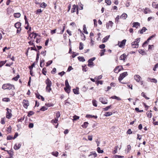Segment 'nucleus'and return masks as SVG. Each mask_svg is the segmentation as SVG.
Listing matches in <instances>:
<instances>
[{
  "label": "nucleus",
  "instance_id": "obj_38",
  "mask_svg": "<svg viewBox=\"0 0 158 158\" xmlns=\"http://www.w3.org/2000/svg\"><path fill=\"white\" fill-rule=\"evenodd\" d=\"M93 105L94 106L96 107L97 106V101L95 100H93L92 101Z\"/></svg>",
  "mask_w": 158,
  "mask_h": 158
},
{
  "label": "nucleus",
  "instance_id": "obj_14",
  "mask_svg": "<svg viewBox=\"0 0 158 158\" xmlns=\"http://www.w3.org/2000/svg\"><path fill=\"white\" fill-rule=\"evenodd\" d=\"M140 26V23L138 22H134L133 23V27L137 28L138 27Z\"/></svg>",
  "mask_w": 158,
  "mask_h": 158
},
{
  "label": "nucleus",
  "instance_id": "obj_28",
  "mask_svg": "<svg viewBox=\"0 0 158 158\" xmlns=\"http://www.w3.org/2000/svg\"><path fill=\"white\" fill-rule=\"evenodd\" d=\"M71 89V87H70L68 88H67L66 87H64V89L65 90V91L67 93H69L70 92V89Z\"/></svg>",
  "mask_w": 158,
  "mask_h": 158
},
{
  "label": "nucleus",
  "instance_id": "obj_60",
  "mask_svg": "<svg viewBox=\"0 0 158 158\" xmlns=\"http://www.w3.org/2000/svg\"><path fill=\"white\" fill-rule=\"evenodd\" d=\"M35 63H33L31 66L29 67V69L30 70H32L33 67L35 66Z\"/></svg>",
  "mask_w": 158,
  "mask_h": 158
},
{
  "label": "nucleus",
  "instance_id": "obj_62",
  "mask_svg": "<svg viewBox=\"0 0 158 158\" xmlns=\"http://www.w3.org/2000/svg\"><path fill=\"white\" fill-rule=\"evenodd\" d=\"M45 105L48 107H50V106H53V104L52 103H46Z\"/></svg>",
  "mask_w": 158,
  "mask_h": 158
},
{
  "label": "nucleus",
  "instance_id": "obj_54",
  "mask_svg": "<svg viewBox=\"0 0 158 158\" xmlns=\"http://www.w3.org/2000/svg\"><path fill=\"white\" fill-rule=\"evenodd\" d=\"M58 121V119L56 118H55L54 119H52L51 122L52 123H57V122Z\"/></svg>",
  "mask_w": 158,
  "mask_h": 158
},
{
  "label": "nucleus",
  "instance_id": "obj_58",
  "mask_svg": "<svg viewBox=\"0 0 158 158\" xmlns=\"http://www.w3.org/2000/svg\"><path fill=\"white\" fill-rule=\"evenodd\" d=\"M96 82L97 85H98L99 84H100L101 85H102L103 83V81H102L98 80L96 81Z\"/></svg>",
  "mask_w": 158,
  "mask_h": 158
},
{
  "label": "nucleus",
  "instance_id": "obj_56",
  "mask_svg": "<svg viewBox=\"0 0 158 158\" xmlns=\"http://www.w3.org/2000/svg\"><path fill=\"white\" fill-rule=\"evenodd\" d=\"M13 139V138L12 136L8 135L7 137V140H11Z\"/></svg>",
  "mask_w": 158,
  "mask_h": 158
},
{
  "label": "nucleus",
  "instance_id": "obj_5",
  "mask_svg": "<svg viewBox=\"0 0 158 158\" xmlns=\"http://www.w3.org/2000/svg\"><path fill=\"white\" fill-rule=\"evenodd\" d=\"M99 101L102 103L104 104H107V100L105 98L101 97L99 98Z\"/></svg>",
  "mask_w": 158,
  "mask_h": 158
},
{
  "label": "nucleus",
  "instance_id": "obj_30",
  "mask_svg": "<svg viewBox=\"0 0 158 158\" xmlns=\"http://www.w3.org/2000/svg\"><path fill=\"white\" fill-rule=\"evenodd\" d=\"M73 121L74 122V121H76L77 119H78L79 118V117L75 115L73 116Z\"/></svg>",
  "mask_w": 158,
  "mask_h": 158
},
{
  "label": "nucleus",
  "instance_id": "obj_33",
  "mask_svg": "<svg viewBox=\"0 0 158 158\" xmlns=\"http://www.w3.org/2000/svg\"><path fill=\"white\" fill-rule=\"evenodd\" d=\"M76 7V6L75 5H73V8L71 10V12L72 13H74L75 12V10Z\"/></svg>",
  "mask_w": 158,
  "mask_h": 158
},
{
  "label": "nucleus",
  "instance_id": "obj_35",
  "mask_svg": "<svg viewBox=\"0 0 158 158\" xmlns=\"http://www.w3.org/2000/svg\"><path fill=\"white\" fill-rule=\"evenodd\" d=\"M47 6V5L43 2L40 4V7L43 8H45Z\"/></svg>",
  "mask_w": 158,
  "mask_h": 158
},
{
  "label": "nucleus",
  "instance_id": "obj_40",
  "mask_svg": "<svg viewBox=\"0 0 158 158\" xmlns=\"http://www.w3.org/2000/svg\"><path fill=\"white\" fill-rule=\"evenodd\" d=\"M14 15L15 18H19L20 17V13H17L14 14Z\"/></svg>",
  "mask_w": 158,
  "mask_h": 158
},
{
  "label": "nucleus",
  "instance_id": "obj_50",
  "mask_svg": "<svg viewBox=\"0 0 158 158\" xmlns=\"http://www.w3.org/2000/svg\"><path fill=\"white\" fill-rule=\"evenodd\" d=\"M2 101L4 102H8L10 101V99L8 98H4L2 99Z\"/></svg>",
  "mask_w": 158,
  "mask_h": 158
},
{
  "label": "nucleus",
  "instance_id": "obj_63",
  "mask_svg": "<svg viewBox=\"0 0 158 158\" xmlns=\"http://www.w3.org/2000/svg\"><path fill=\"white\" fill-rule=\"evenodd\" d=\"M65 73V72L64 71H62V72H60L58 73V74L60 76H62L63 75H64Z\"/></svg>",
  "mask_w": 158,
  "mask_h": 158
},
{
  "label": "nucleus",
  "instance_id": "obj_53",
  "mask_svg": "<svg viewBox=\"0 0 158 158\" xmlns=\"http://www.w3.org/2000/svg\"><path fill=\"white\" fill-rule=\"evenodd\" d=\"M105 47V45L104 44H102L99 45V48L102 49H104V48Z\"/></svg>",
  "mask_w": 158,
  "mask_h": 158
},
{
  "label": "nucleus",
  "instance_id": "obj_23",
  "mask_svg": "<svg viewBox=\"0 0 158 158\" xmlns=\"http://www.w3.org/2000/svg\"><path fill=\"white\" fill-rule=\"evenodd\" d=\"M78 59L79 61L83 62L85 61V59L83 56H78Z\"/></svg>",
  "mask_w": 158,
  "mask_h": 158
},
{
  "label": "nucleus",
  "instance_id": "obj_25",
  "mask_svg": "<svg viewBox=\"0 0 158 158\" xmlns=\"http://www.w3.org/2000/svg\"><path fill=\"white\" fill-rule=\"evenodd\" d=\"M151 12V10L149 9V8H145L144 11V13L145 14H147L148 13V12Z\"/></svg>",
  "mask_w": 158,
  "mask_h": 158
},
{
  "label": "nucleus",
  "instance_id": "obj_31",
  "mask_svg": "<svg viewBox=\"0 0 158 158\" xmlns=\"http://www.w3.org/2000/svg\"><path fill=\"white\" fill-rule=\"evenodd\" d=\"M106 52L105 49H103L101 50V52L100 53V54L101 56H102L104 55V53Z\"/></svg>",
  "mask_w": 158,
  "mask_h": 158
},
{
  "label": "nucleus",
  "instance_id": "obj_7",
  "mask_svg": "<svg viewBox=\"0 0 158 158\" xmlns=\"http://www.w3.org/2000/svg\"><path fill=\"white\" fill-rule=\"evenodd\" d=\"M23 104L24 108H27V106L29 105V103L27 100H24L23 102Z\"/></svg>",
  "mask_w": 158,
  "mask_h": 158
},
{
  "label": "nucleus",
  "instance_id": "obj_37",
  "mask_svg": "<svg viewBox=\"0 0 158 158\" xmlns=\"http://www.w3.org/2000/svg\"><path fill=\"white\" fill-rule=\"evenodd\" d=\"M65 86L67 88H69L70 87V86L69 84L68 81L67 80H66L65 81Z\"/></svg>",
  "mask_w": 158,
  "mask_h": 158
},
{
  "label": "nucleus",
  "instance_id": "obj_18",
  "mask_svg": "<svg viewBox=\"0 0 158 158\" xmlns=\"http://www.w3.org/2000/svg\"><path fill=\"white\" fill-rule=\"evenodd\" d=\"M20 148V143H16L14 147V148L15 150L19 149Z\"/></svg>",
  "mask_w": 158,
  "mask_h": 158
},
{
  "label": "nucleus",
  "instance_id": "obj_61",
  "mask_svg": "<svg viewBox=\"0 0 158 158\" xmlns=\"http://www.w3.org/2000/svg\"><path fill=\"white\" fill-rule=\"evenodd\" d=\"M158 67V63H157L155 65L154 68L153 69V70L154 71H155L156 68Z\"/></svg>",
  "mask_w": 158,
  "mask_h": 158
},
{
  "label": "nucleus",
  "instance_id": "obj_26",
  "mask_svg": "<svg viewBox=\"0 0 158 158\" xmlns=\"http://www.w3.org/2000/svg\"><path fill=\"white\" fill-rule=\"evenodd\" d=\"M83 30L84 33L86 34H88V31H87L86 26L85 25V24L83 26Z\"/></svg>",
  "mask_w": 158,
  "mask_h": 158
},
{
  "label": "nucleus",
  "instance_id": "obj_29",
  "mask_svg": "<svg viewBox=\"0 0 158 158\" xmlns=\"http://www.w3.org/2000/svg\"><path fill=\"white\" fill-rule=\"evenodd\" d=\"M139 53L142 55H144L146 53L142 49H140L138 51Z\"/></svg>",
  "mask_w": 158,
  "mask_h": 158
},
{
  "label": "nucleus",
  "instance_id": "obj_2",
  "mask_svg": "<svg viewBox=\"0 0 158 158\" xmlns=\"http://www.w3.org/2000/svg\"><path fill=\"white\" fill-rule=\"evenodd\" d=\"M14 86L10 84H5L3 85L2 88L3 89L10 90L14 88Z\"/></svg>",
  "mask_w": 158,
  "mask_h": 158
},
{
  "label": "nucleus",
  "instance_id": "obj_49",
  "mask_svg": "<svg viewBox=\"0 0 158 158\" xmlns=\"http://www.w3.org/2000/svg\"><path fill=\"white\" fill-rule=\"evenodd\" d=\"M52 154L53 156H54L56 157H57V156H58V152L57 151H56L55 152H52Z\"/></svg>",
  "mask_w": 158,
  "mask_h": 158
},
{
  "label": "nucleus",
  "instance_id": "obj_41",
  "mask_svg": "<svg viewBox=\"0 0 158 158\" xmlns=\"http://www.w3.org/2000/svg\"><path fill=\"white\" fill-rule=\"evenodd\" d=\"M6 151L9 154L10 156L12 157V156L13 155V152L11 151V150L10 151Z\"/></svg>",
  "mask_w": 158,
  "mask_h": 158
},
{
  "label": "nucleus",
  "instance_id": "obj_13",
  "mask_svg": "<svg viewBox=\"0 0 158 158\" xmlns=\"http://www.w3.org/2000/svg\"><path fill=\"white\" fill-rule=\"evenodd\" d=\"M79 88L78 87H76V89H73V92L75 94H79Z\"/></svg>",
  "mask_w": 158,
  "mask_h": 158
},
{
  "label": "nucleus",
  "instance_id": "obj_52",
  "mask_svg": "<svg viewBox=\"0 0 158 158\" xmlns=\"http://www.w3.org/2000/svg\"><path fill=\"white\" fill-rule=\"evenodd\" d=\"M148 79H150V80H151L152 81V82H154L155 83H156L157 82V80L156 79H155V78H148Z\"/></svg>",
  "mask_w": 158,
  "mask_h": 158
},
{
  "label": "nucleus",
  "instance_id": "obj_8",
  "mask_svg": "<svg viewBox=\"0 0 158 158\" xmlns=\"http://www.w3.org/2000/svg\"><path fill=\"white\" fill-rule=\"evenodd\" d=\"M126 41V39L123 40L120 42V44L119 45V47L120 48H123L125 45Z\"/></svg>",
  "mask_w": 158,
  "mask_h": 158
},
{
  "label": "nucleus",
  "instance_id": "obj_42",
  "mask_svg": "<svg viewBox=\"0 0 158 158\" xmlns=\"http://www.w3.org/2000/svg\"><path fill=\"white\" fill-rule=\"evenodd\" d=\"M19 77V75H18L15 77H13L12 78V80L15 81H17L18 80Z\"/></svg>",
  "mask_w": 158,
  "mask_h": 158
},
{
  "label": "nucleus",
  "instance_id": "obj_45",
  "mask_svg": "<svg viewBox=\"0 0 158 158\" xmlns=\"http://www.w3.org/2000/svg\"><path fill=\"white\" fill-rule=\"evenodd\" d=\"M47 109L48 108L44 106L42 107L40 109V110L42 111H44L45 110H47Z\"/></svg>",
  "mask_w": 158,
  "mask_h": 158
},
{
  "label": "nucleus",
  "instance_id": "obj_4",
  "mask_svg": "<svg viewBox=\"0 0 158 158\" xmlns=\"http://www.w3.org/2000/svg\"><path fill=\"white\" fill-rule=\"evenodd\" d=\"M96 59V58L95 57H92L89 59L88 60V66L89 67H91L93 65V61H94Z\"/></svg>",
  "mask_w": 158,
  "mask_h": 158
},
{
  "label": "nucleus",
  "instance_id": "obj_1",
  "mask_svg": "<svg viewBox=\"0 0 158 158\" xmlns=\"http://www.w3.org/2000/svg\"><path fill=\"white\" fill-rule=\"evenodd\" d=\"M45 83L47 85V86L46 88V90L48 92H50L52 90L51 86L52 85V82L48 78L46 80Z\"/></svg>",
  "mask_w": 158,
  "mask_h": 158
},
{
  "label": "nucleus",
  "instance_id": "obj_36",
  "mask_svg": "<svg viewBox=\"0 0 158 158\" xmlns=\"http://www.w3.org/2000/svg\"><path fill=\"white\" fill-rule=\"evenodd\" d=\"M119 68V67L117 66L115 67V68L114 69V72L115 73H118L119 72H118V69Z\"/></svg>",
  "mask_w": 158,
  "mask_h": 158
},
{
  "label": "nucleus",
  "instance_id": "obj_9",
  "mask_svg": "<svg viewBox=\"0 0 158 158\" xmlns=\"http://www.w3.org/2000/svg\"><path fill=\"white\" fill-rule=\"evenodd\" d=\"M15 27L16 28H17L18 29L17 31V33H19V30L18 29L19 28H20V22H17L15 24Z\"/></svg>",
  "mask_w": 158,
  "mask_h": 158
},
{
  "label": "nucleus",
  "instance_id": "obj_27",
  "mask_svg": "<svg viewBox=\"0 0 158 158\" xmlns=\"http://www.w3.org/2000/svg\"><path fill=\"white\" fill-rule=\"evenodd\" d=\"M112 114V112H106L104 114V116L106 117H108L110 116Z\"/></svg>",
  "mask_w": 158,
  "mask_h": 158
},
{
  "label": "nucleus",
  "instance_id": "obj_6",
  "mask_svg": "<svg viewBox=\"0 0 158 158\" xmlns=\"http://www.w3.org/2000/svg\"><path fill=\"white\" fill-rule=\"evenodd\" d=\"M6 109L7 110L6 114V118L9 119L11 117L12 115L11 113V110L8 108H7Z\"/></svg>",
  "mask_w": 158,
  "mask_h": 158
},
{
  "label": "nucleus",
  "instance_id": "obj_21",
  "mask_svg": "<svg viewBox=\"0 0 158 158\" xmlns=\"http://www.w3.org/2000/svg\"><path fill=\"white\" fill-rule=\"evenodd\" d=\"M127 57V56L126 55L124 54L122 55L120 57V59L121 60H125V59Z\"/></svg>",
  "mask_w": 158,
  "mask_h": 158
},
{
  "label": "nucleus",
  "instance_id": "obj_57",
  "mask_svg": "<svg viewBox=\"0 0 158 158\" xmlns=\"http://www.w3.org/2000/svg\"><path fill=\"white\" fill-rule=\"evenodd\" d=\"M56 118H58L60 116V113L59 112H57L56 114Z\"/></svg>",
  "mask_w": 158,
  "mask_h": 158
},
{
  "label": "nucleus",
  "instance_id": "obj_34",
  "mask_svg": "<svg viewBox=\"0 0 158 158\" xmlns=\"http://www.w3.org/2000/svg\"><path fill=\"white\" fill-rule=\"evenodd\" d=\"M97 150L98 153H102L103 152V151L101 150L100 148L99 147L97 148Z\"/></svg>",
  "mask_w": 158,
  "mask_h": 158
},
{
  "label": "nucleus",
  "instance_id": "obj_10",
  "mask_svg": "<svg viewBox=\"0 0 158 158\" xmlns=\"http://www.w3.org/2000/svg\"><path fill=\"white\" fill-rule=\"evenodd\" d=\"M113 24V23L112 21H109L108 23H107L106 24V27L108 29L110 26L111 27L112 26Z\"/></svg>",
  "mask_w": 158,
  "mask_h": 158
},
{
  "label": "nucleus",
  "instance_id": "obj_22",
  "mask_svg": "<svg viewBox=\"0 0 158 158\" xmlns=\"http://www.w3.org/2000/svg\"><path fill=\"white\" fill-rule=\"evenodd\" d=\"M88 124L89 123L87 122H85L83 124L81 125V127L83 128H86L87 127Z\"/></svg>",
  "mask_w": 158,
  "mask_h": 158
},
{
  "label": "nucleus",
  "instance_id": "obj_11",
  "mask_svg": "<svg viewBox=\"0 0 158 158\" xmlns=\"http://www.w3.org/2000/svg\"><path fill=\"white\" fill-rule=\"evenodd\" d=\"M141 78L140 76L138 75H135L134 77V79L137 82H139L140 80V78Z\"/></svg>",
  "mask_w": 158,
  "mask_h": 158
},
{
  "label": "nucleus",
  "instance_id": "obj_24",
  "mask_svg": "<svg viewBox=\"0 0 158 158\" xmlns=\"http://www.w3.org/2000/svg\"><path fill=\"white\" fill-rule=\"evenodd\" d=\"M110 98L113 99H116L118 101H120L121 100V98L116 96H112Z\"/></svg>",
  "mask_w": 158,
  "mask_h": 158
},
{
  "label": "nucleus",
  "instance_id": "obj_17",
  "mask_svg": "<svg viewBox=\"0 0 158 158\" xmlns=\"http://www.w3.org/2000/svg\"><path fill=\"white\" fill-rule=\"evenodd\" d=\"M127 15L126 13H123L121 15L120 18L121 19H125L127 18Z\"/></svg>",
  "mask_w": 158,
  "mask_h": 158
},
{
  "label": "nucleus",
  "instance_id": "obj_43",
  "mask_svg": "<svg viewBox=\"0 0 158 158\" xmlns=\"http://www.w3.org/2000/svg\"><path fill=\"white\" fill-rule=\"evenodd\" d=\"M6 61H2L1 62H0V67H1L4 64Z\"/></svg>",
  "mask_w": 158,
  "mask_h": 158
},
{
  "label": "nucleus",
  "instance_id": "obj_19",
  "mask_svg": "<svg viewBox=\"0 0 158 158\" xmlns=\"http://www.w3.org/2000/svg\"><path fill=\"white\" fill-rule=\"evenodd\" d=\"M85 117L87 118H97V116L95 115H90V114H87L86 115Z\"/></svg>",
  "mask_w": 158,
  "mask_h": 158
},
{
  "label": "nucleus",
  "instance_id": "obj_59",
  "mask_svg": "<svg viewBox=\"0 0 158 158\" xmlns=\"http://www.w3.org/2000/svg\"><path fill=\"white\" fill-rule=\"evenodd\" d=\"M56 68H54L51 71V73L52 74H54L56 73Z\"/></svg>",
  "mask_w": 158,
  "mask_h": 158
},
{
  "label": "nucleus",
  "instance_id": "obj_64",
  "mask_svg": "<svg viewBox=\"0 0 158 158\" xmlns=\"http://www.w3.org/2000/svg\"><path fill=\"white\" fill-rule=\"evenodd\" d=\"M34 126L33 123H30L28 125V127L29 128H32Z\"/></svg>",
  "mask_w": 158,
  "mask_h": 158
},
{
  "label": "nucleus",
  "instance_id": "obj_15",
  "mask_svg": "<svg viewBox=\"0 0 158 158\" xmlns=\"http://www.w3.org/2000/svg\"><path fill=\"white\" fill-rule=\"evenodd\" d=\"M110 37V35L105 36L102 40V43H104L106 42L109 39Z\"/></svg>",
  "mask_w": 158,
  "mask_h": 158
},
{
  "label": "nucleus",
  "instance_id": "obj_12",
  "mask_svg": "<svg viewBox=\"0 0 158 158\" xmlns=\"http://www.w3.org/2000/svg\"><path fill=\"white\" fill-rule=\"evenodd\" d=\"M136 43L135 41L131 43V46L133 48H138L139 47V44H137Z\"/></svg>",
  "mask_w": 158,
  "mask_h": 158
},
{
  "label": "nucleus",
  "instance_id": "obj_44",
  "mask_svg": "<svg viewBox=\"0 0 158 158\" xmlns=\"http://www.w3.org/2000/svg\"><path fill=\"white\" fill-rule=\"evenodd\" d=\"M34 114V112L32 111H30L28 112L27 116L29 117H30L31 115Z\"/></svg>",
  "mask_w": 158,
  "mask_h": 158
},
{
  "label": "nucleus",
  "instance_id": "obj_48",
  "mask_svg": "<svg viewBox=\"0 0 158 158\" xmlns=\"http://www.w3.org/2000/svg\"><path fill=\"white\" fill-rule=\"evenodd\" d=\"M46 69L45 68H44L42 70V72L43 74L44 75H46V73L47 72V71H46Z\"/></svg>",
  "mask_w": 158,
  "mask_h": 158
},
{
  "label": "nucleus",
  "instance_id": "obj_3",
  "mask_svg": "<svg viewBox=\"0 0 158 158\" xmlns=\"http://www.w3.org/2000/svg\"><path fill=\"white\" fill-rule=\"evenodd\" d=\"M127 75V72H124L121 74L118 78L119 81L120 82Z\"/></svg>",
  "mask_w": 158,
  "mask_h": 158
},
{
  "label": "nucleus",
  "instance_id": "obj_20",
  "mask_svg": "<svg viewBox=\"0 0 158 158\" xmlns=\"http://www.w3.org/2000/svg\"><path fill=\"white\" fill-rule=\"evenodd\" d=\"M147 29L145 27H143L142 28V29L140 30L139 31V32L140 33V34H143V32H145L146 30H147Z\"/></svg>",
  "mask_w": 158,
  "mask_h": 158
},
{
  "label": "nucleus",
  "instance_id": "obj_39",
  "mask_svg": "<svg viewBox=\"0 0 158 158\" xmlns=\"http://www.w3.org/2000/svg\"><path fill=\"white\" fill-rule=\"evenodd\" d=\"M141 95L142 96H143V97H144L146 99L148 100L149 99V98L146 96L145 94V93L144 92H142L141 93Z\"/></svg>",
  "mask_w": 158,
  "mask_h": 158
},
{
  "label": "nucleus",
  "instance_id": "obj_51",
  "mask_svg": "<svg viewBox=\"0 0 158 158\" xmlns=\"http://www.w3.org/2000/svg\"><path fill=\"white\" fill-rule=\"evenodd\" d=\"M52 60H49L48 61L47 63H46V67L48 66L49 65H50L51 64H52Z\"/></svg>",
  "mask_w": 158,
  "mask_h": 158
},
{
  "label": "nucleus",
  "instance_id": "obj_47",
  "mask_svg": "<svg viewBox=\"0 0 158 158\" xmlns=\"http://www.w3.org/2000/svg\"><path fill=\"white\" fill-rule=\"evenodd\" d=\"M105 2L108 5H110L111 3V1L110 0H105Z\"/></svg>",
  "mask_w": 158,
  "mask_h": 158
},
{
  "label": "nucleus",
  "instance_id": "obj_46",
  "mask_svg": "<svg viewBox=\"0 0 158 158\" xmlns=\"http://www.w3.org/2000/svg\"><path fill=\"white\" fill-rule=\"evenodd\" d=\"M111 105H110L106 107L105 108H103V109L104 111H107L109 109H110L111 108Z\"/></svg>",
  "mask_w": 158,
  "mask_h": 158
},
{
  "label": "nucleus",
  "instance_id": "obj_32",
  "mask_svg": "<svg viewBox=\"0 0 158 158\" xmlns=\"http://www.w3.org/2000/svg\"><path fill=\"white\" fill-rule=\"evenodd\" d=\"M84 44L82 42H80L79 43V49L82 50L83 49Z\"/></svg>",
  "mask_w": 158,
  "mask_h": 158
},
{
  "label": "nucleus",
  "instance_id": "obj_16",
  "mask_svg": "<svg viewBox=\"0 0 158 158\" xmlns=\"http://www.w3.org/2000/svg\"><path fill=\"white\" fill-rule=\"evenodd\" d=\"M90 154L89 155V156H90L92 155H94V157L93 158H95L97 156V154L95 151H93L90 152Z\"/></svg>",
  "mask_w": 158,
  "mask_h": 158
},
{
  "label": "nucleus",
  "instance_id": "obj_55",
  "mask_svg": "<svg viewBox=\"0 0 158 158\" xmlns=\"http://www.w3.org/2000/svg\"><path fill=\"white\" fill-rule=\"evenodd\" d=\"M140 38H137L136 39H135V41L136 42V44H139V42L140 41Z\"/></svg>",
  "mask_w": 158,
  "mask_h": 158
}]
</instances>
